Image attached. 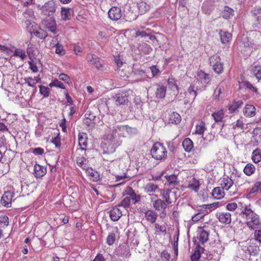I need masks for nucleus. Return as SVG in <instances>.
Here are the masks:
<instances>
[{"label": "nucleus", "mask_w": 261, "mask_h": 261, "mask_svg": "<svg viewBox=\"0 0 261 261\" xmlns=\"http://www.w3.org/2000/svg\"><path fill=\"white\" fill-rule=\"evenodd\" d=\"M254 18L258 21H261V8H255L251 11Z\"/></svg>", "instance_id": "49"}, {"label": "nucleus", "mask_w": 261, "mask_h": 261, "mask_svg": "<svg viewBox=\"0 0 261 261\" xmlns=\"http://www.w3.org/2000/svg\"><path fill=\"white\" fill-rule=\"evenodd\" d=\"M205 216L204 212H199L192 217V220L194 222H197Z\"/></svg>", "instance_id": "59"}, {"label": "nucleus", "mask_w": 261, "mask_h": 261, "mask_svg": "<svg viewBox=\"0 0 261 261\" xmlns=\"http://www.w3.org/2000/svg\"><path fill=\"white\" fill-rule=\"evenodd\" d=\"M155 234L157 235H161V233H163L164 234H166L167 233V229L165 225H161L158 223L155 224Z\"/></svg>", "instance_id": "46"}, {"label": "nucleus", "mask_w": 261, "mask_h": 261, "mask_svg": "<svg viewBox=\"0 0 261 261\" xmlns=\"http://www.w3.org/2000/svg\"><path fill=\"white\" fill-rule=\"evenodd\" d=\"M182 146L187 152H190L193 147V142L190 138L185 139L182 142Z\"/></svg>", "instance_id": "36"}, {"label": "nucleus", "mask_w": 261, "mask_h": 261, "mask_svg": "<svg viewBox=\"0 0 261 261\" xmlns=\"http://www.w3.org/2000/svg\"><path fill=\"white\" fill-rule=\"evenodd\" d=\"M156 89L155 92V97L158 98H163L165 97L166 87L160 84H156Z\"/></svg>", "instance_id": "20"}, {"label": "nucleus", "mask_w": 261, "mask_h": 261, "mask_svg": "<svg viewBox=\"0 0 261 261\" xmlns=\"http://www.w3.org/2000/svg\"><path fill=\"white\" fill-rule=\"evenodd\" d=\"M111 219L113 221H118L122 216V213L117 207L113 208L109 213Z\"/></svg>", "instance_id": "22"}, {"label": "nucleus", "mask_w": 261, "mask_h": 261, "mask_svg": "<svg viewBox=\"0 0 261 261\" xmlns=\"http://www.w3.org/2000/svg\"><path fill=\"white\" fill-rule=\"evenodd\" d=\"M221 15L224 18L226 19H229L233 16L234 10L228 6H225L223 10L221 12Z\"/></svg>", "instance_id": "27"}, {"label": "nucleus", "mask_w": 261, "mask_h": 261, "mask_svg": "<svg viewBox=\"0 0 261 261\" xmlns=\"http://www.w3.org/2000/svg\"><path fill=\"white\" fill-rule=\"evenodd\" d=\"M252 160L254 163L261 161V149L256 148L252 152Z\"/></svg>", "instance_id": "37"}, {"label": "nucleus", "mask_w": 261, "mask_h": 261, "mask_svg": "<svg viewBox=\"0 0 261 261\" xmlns=\"http://www.w3.org/2000/svg\"><path fill=\"white\" fill-rule=\"evenodd\" d=\"M199 233V240L201 243L203 244L208 239V232L207 231L201 229H200Z\"/></svg>", "instance_id": "44"}, {"label": "nucleus", "mask_w": 261, "mask_h": 261, "mask_svg": "<svg viewBox=\"0 0 261 261\" xmlns=\"http://www.w3.org/2000/svg\"><path fill=\"white\" fill-rule=\"evenodd\" d=\"M150 152L152 158L156 160L163 161L167 157L166 149L163 144L159 142L153 144Z\"/></svg>", "instance_id": "4"}, {"label": "nucleus", "mask_w": 261, "mask_h": 261, "mask_svg": "<svg viewBox=\"0 0 261 261\" xmlns=\"http://www.w3.org/2000/svg\"><path fill=\"white\" fill-rule=\"evenodd\" d=\"M109 17L112 20L116 21L121 18L122 12L121 9L117 7L111 8L108 12Z\"/></svg>", "instance_id": "12"}, {"label": "nucleus", "mask_w": 261, "mask_h": 261, "mask_svg": "<svg viewBox=\"0 0 261 261\" xmlns=\"http://www.w3.org/2000/svg\"><path fill=\"white\" fill-rule=\"evenodd\" d=\"M136 35L137 36H140L141 37H145L146 36H149V39L152 40L155 38V37L153 36L149 35L147 33L144 31H138L136 32Z\"/></svg>", "instance_id": "61"}, {"label": "nucleus", "mask_w": 261, "mask_h": 261, "mask_svg": "<svg viewBox=\"0 0 261 261\" xmlns=\"http://www.w3.org/2000/svg\"><path fill=\"white\" fill-rule=\"evenodd\" d=\"M255 168L253 164H246L244 168V172L248 176L252 175L255 171Z\"/></svg>", "instance_id": "47"}, {"label": "nucleus", "mask_w": 261, "mask_h": 261, "mask_svg": "<svg viewBox=\"0 0 261 261\" xmlns=\"http://www.w3.org/2000/svg\"><path fill=\"white\" fill-rule=\"evenodd\" d=\"M39 87L40 93L43 95L44 97H47L49 96L50 90L48 87L42 85L39 86Z\"/></svg>", "instance_id": "50"}, {"label": "nucleus", "mask_w": 261, "mask_h": 261, "mask_svg": "<svg viewBox=\"0 0 261 261\" xmlns=\"http://www.w3.org/2000/svg\"><path fill=\"white\" fill-rule=\"evenodd\" d=\"M72 12V10L71 8H62L61 11L62 18L64 20L70 19L71 17Z\"/></svg>", "instance_id": "30"}, {"label": "nucleus", "mask_w": 261, "mask_h": 261, "mask_svg": "<svg viewBox=\"0 0 261 261\" xmlns=\"http://www.w3.org/2000/svg\"><path fill=\"white\" fill-rule=\"evenodd\" d=\"M131 92L130 90L121 91L113 95L112 99L117 106L127 105L128 97Z\"/></svg>", "instance_id": "5"}, {"label": "nucleus", "mask_w": 261, "mask_h": 261, "mask_svg": "<svg viewBox=\"0 0 261 261\" xmlns=\"http://www.w3.org/2000/svg\"><path fill=\"white\" fill-rule=\"evenodd\" d=\"M87 174L93 181H97L99 179V174L92 168L87 169Z\"/></svg>", "instance_id": "29"}, {"label": "nucleus", "mask_w": 261, "mask_h": 261, "mask_svg": "<svg viewBox=\"0 0 261 261\" xmlns=\"http://www.w3.org/2000/svg\"><path fill=\"white\" fill-rule=\"evenodd\" d=\"M253 138L254 140L255 145H257L258 143H261V128L256 127L254 128L252 132Z\"/></svg>", "instance_id": "31"}, {"label": "nucleus", "mask_w": 261, "mask_h": 261, "mask_svg": "<svg viewBox=\"0 0 261 261\" xmlns=\"http://www.w3.org/2000/svg\"><path fill=\"white\" fill-rule=\"evenodd\" d=\"M242 217L246 220V225L250 229H261V220L259 216L247 206L241 212Z\"/></svg>", "instance_id": "1"}, {"label": "nucleus", "mask_w": 261, "mask_h": 261, "mask_svg": "<svg viewBox=\"0 0 261 261\" xmlns=\"http://www.w3.org/2000/svg\"><path fill=\"white\" fill-rule=\"evenodd\" d=\"M169 120L172 123L178 124L181 121V117L177 113L173 112L170 115Z\"/></svg>", "instance_id": "43"}, {"label": "nucleus", "mask_w": 261, "mask_h": 261, "mask_svg": "<svg viewBox=\"0 0 261 261\" xmlns=\"http://www.w3.org/2000/svg\"><path fill=\"white\" fill-rule=\"evenodd\" d=\"M203 91L202 88H200L198 85L191 84L187 90V93L189 96L188 100H185V103H193L197 95L198 91Z\"/></svg>", "instance_id": "8"}, {"label": "nucleus", "mask_w": 261, "mask_h": 261, "mask_svg": "<svg viewBox=\"0 0 261 261\" xmlns=\"http://www.w3.org/2000/svg\"><path fill=\"white\" fill-rule=\"evenodd\" d=\"M219 35L220 37L221 42L223 44H227L229 43L232 38L231 34L227 31L220 30Z\"/></svg>", "instance_id": "19"}, {"label": "nucleus", "mask_w": 261, "mask_h": 261, "mask_svg": "<svg viewBox=\"0 0 261 261\" xmlns=\"http://www.w3.org/2000/svg\"><path fill=\"white\" fill-rule=\"evenodd\" d=\"M130 203V197L126 196L121 201V203L118 204V206H121L125 208H127L129 206Z\"/></svg>", "instance_id": "55"}, {"label": "nucleus", "mask_w": 261, "mask_h": 261, "mask_svg": "<svg viewBox=\"0 0 261 261\" xmlns=\"http://www.w3.org/2000/svg\"><path fill=\"white\" fill-rule=\"evenodd\" d=\"M211 81V76L210 74L206 73L202 70H200L198 71L197 74L195 85H198L204 90L205 89L206 85L210 83Z\"/></svg>", "instance_id": "6"}, {"label": "nucleus", "mask_w": 261, "mask_h": 261, "mask_svg": "<svg viewBox=\"0 0 261 261\" xmlns=\"http://www.w3.org/2000/svg\"><path fill=\"white\" fill-rule=\"evenodd\" d=\"M55 45L56 46L55 53L57 54H58L60 56H62L65 54V50L64 49L62 44L60 43H58V44H56Z\"/></svg>", "instance_id": "53"}, {"label": "nucleus", "mask_w": 261, "mask_h": 261, "mask_svg": "<svg viewBox=\"0 0 261 261\" xmlns=\"http://www.w3.org/2000/svg\"><path fill=\"white\" fill-rule=\"evenodd\" d=\"M33 33L38 38L40 39H44L45 38L48 34L47 33L44 31L43 30L40 29L39 30L34 31H33Z\"/></svg>", "instance_id": "52"}, {"label": "nucleus", "mask_w": 261, "mask_h": 261, "mask_svg": "<svg viewBox=\"0 0 261 261\" xmlns=\"http://www.w3.org/2000/svg\"><path fill=\"white\" fill-rule=\"evenodd\" d=\"M145 217L148 221L154 223L157 219L158 214L152 210H147L145 213Z\"/></svg>", "instance_id": "25"}, {"label": "nucleus", "mask_w": 261, "mask_h": 261, "mask_svg": "<svg viewBox=\"0 0 261 261\" xmlns=\"http://www.w3.org/2000/svg\"><path fill=\"white\" fill-rule=\"evenodd\" d=\"M220 185L228 196H233L238 192L237 186L234 184L232 179L228 176H223L221 178Z\"/></svg>", "instance_id": "3"}, {"label": "nucleus", "mask_w": 261, "mask_h": 261, "mask_svg": "<svg viewBox=\"0 0 261 261\" xmlns=\"http://www.w3.org/2000/svg\"><path fill=\"white\" fill-rule=\"evenodd\" d=\"M254 231V238L255 240L261 243V228L255 229Z\"/></svg>", "instance_id": "64"}, {"label": "nucleus", "mask_w": 261, "mask_h": 261, "mask_svg": "<svg viewBox=\"0 0 261 261\" xmlns=\"http://www.w3.org/2000/svg\"><path fill=\"white\" fill-rule=\"evenodd\" d=\"M116 240V234L114 232L110 233L107 238V243L109 245H113Z\"/></svg>", "instance_id": "57"}, {"label": "nucleus", "mask_w": 261, "mask_h": 261, "mask_svg": "<svg viewBox=\"0 0 261 261\" xmlns=\"http://www.w3.org/2000/svg\"><path fill=\"white\" fill-rule=\"evenodd\" d=\"M87 60L91 65L94 66L97 69L100 70H103V66L101 63L99 58L97 56L93 55H89L87 58Z\"/></svg>", "instance_id": "10"}, {"label": "nucleus", "mask_w": 261, "mask_h": 261, "mask_svg": "<svg viewBox=\"0 0 261 261\" xmlns=\"http://www.w3.org/2000/svg\"><path fill=\"white\" fill-rule=\"evenodd\" d=\"M13 56L19 57L22 60H24L27 57L25 51L21 48H16Z\"/></svg>", "instance_id": "42"}, {"label": "nucleus", "mask_w": 261, "mask_h": 261, "mask_svg": "<svg viewBox=\"0 0 261 261\" xmlns=\"http://www.w3.org/2000/svg\"><path fill=\"white\" fill-rule=\"evenodd\" d=\"M201 256V251L199 249H197L196 247V250L191 256V259L192 261H198Z\"/></svg>", "instance_id": "54"}, {"label": "nucleus", "mask_w": 261, "mask_h": 261, "mask_svg": "<svg viewBox=\"0 0 261 261\" xmlns=\"http://www.w3.org/2000/svg\"><path fill=\"white\" fill-rule=\"evenodd\" d=\"M13 196L14 193L12 192L7 191L5 192L1 198V204L5 207H10Z\"/></svg>", "instance_id": "11"}, {"label": "nucleus", "mask_w": 261, "mask_h": 261, "mask_svg": "<svg viewBox=\"0 0 261 261\" xmlns=\"http://www.w3.org/2000/svg\"><path fill=\"white\" fill-rule=\"evenodd\" d=\"M47 172L46 167L40 164H34L33 174L37 178H40L45 175Z\"/></svg>", "instance_id": "13"}, {"label": "nucleus", "mask_w": 261, "mask_h": 261, "mask_svg": "<svg viewBox=\"0 0 261 261\" xmlns=\"http://www.w3.org/2000/svg\"><path fill=\"white\" fill-rule=\"evenodd\" d=\"M79 144L82 150H86L87 146V135L85 133L79 135Z\"/></svg>", "instance_id": "26"}, {"label": "nucleus", "mask_w": 261, "mask_h": 261, "mask_svg": "<svg viewBox=\"0 0 261 261\" xmlns=\"http://www.w3.org/2000/svg\"><path fill=\"white\" fill-rule=\"evenodd\" d=\"M45 22L46 29L54 34L57 33V25L54 19L50 18L45 21Z\"/></svg>", "instance_id": "24"}, {"label": "nucleus", "mask_w": 261, "mask_h": 261, "mask_svg": "<svg viewBox=\"0 0 261 261\" xmlns=\"http://www.w3.org/2000/svg\"><path fill=\"white\" fill-rule=\"evenodd\" d=\"M243 113L246 117H252L256 115V108L252 105L247 104L243 109Z\"/></svg>", "instance_id": "17"}, {"label": "nucleus", "mask_w": 261, "mask_h": 261, "mask_svg": "<svg viewBox=\"0 0 261 261\" xmlns=\"http://www.w3.org/2000/svg\"><path fill=\"white\" fill-rule=\"evenodd\" d=\"M166 178L168 182V185L169 186L174 187L176 185H177L178 184L177 176L174 174L169 176H166Z\"/></svg>", "instance_id": "35"}, {"label": "nucleus", "mask_w": 261, "mask_h": 261, "mask_svg": "<svg viewBox=\"0 0 261 261\" xmlns=\"http://www.w3.org/2000/svg\"><path fill=\"white\" fill-rule=\"evenodd\" d=\"M51 142L55 144V146L57 148H59L61 146V139L60 137V134L58 133L57 135L53 138Z\"/></svg>", "instance_id": "60"}, {"label": "nucleus", "mask_w": 261, "mask_h": 261, "mask_svg": "<svg viewBox=\"0 0 261 261\" xmlns=\"http://www.w3.org/2000/svg\"><path fill=\"white\" fill-rule=\"evenodd\" d=\"M129 189L130 192L128 194L129 195V197H130V200H132V202L135 204L140 200L141 197L140 195H137L132 188H129Z\"/></svg>", "instance_id": "48"}, {"label": "nucleus", "mask_w": 261, "mask_h": 261, "mask_svg": "<svg viewBox=\"0 0 261 261\" xmlns=\"http://www.w3.org/2000/svg\"><path fill=\"white\" fill-rule=\"evenodd\" d=\"M247 251L250 255H256L258 254L259 249L257 246L253 244H251L247 247Z\"/></svg>", "instance_id": "45"}, {"label": "nucleus", "mask_w": 261, "mask_h": 261, "mask_svg": "<svg viewBox=\"0 0 261 261\" xmlns=\"http://www.w3.org/2000/svg\"><path fill=\"white\" fill-rule=\"evenodd\" d=\"M24 83L27 84L28 86L35 87L36 86V82L35 81V79L32 77H28L24 79Z\"/></svg>", "instance_id": "58"}, {"label": "nucleus", "mask_w": 261, "mask_h": 261, "mask_svg": "<svg viewBox=\"0 0 261 261\" xmlns=\"http://www.w3.org/2000/svg\"><path fill=\"white\" fill-rule=\"evenodd\" d=\"M49 87H56L58 88H60L61 89H65V86H64L63 84L59 81L58 80H55L53 81L49 84Z\"/></svg>", "instance_id": "56"}, {"label": "nucleus", "mask_w": 261, "mask_h": 261, "mask_svg": "<svg viewBox=\"0 0 261 261\" xmlns=\"http://www.w3.org/2000/svg\"><path fill=\"white\" fill-rule=\"evenodd\" d=\"M225 88L223 84H220L214 91V94L216 99H219L222 94H223Z\"/></svg>", "instance_id": "41"}, {"label": "nucleus", "mask_w": 261, "mask_h": 261, "mask_svg": "<svg viewBox=\"0 0 261 261\" xmlns=\"http://www.w3.org/2000/svg\"><path fill=\"white\" fill-rule=\"evenodd\" d=\"M225 195H227L226 193L221 187L215 188L212 191V196L215 199H221Z\"/></svg>", "instance_id": "23"}, {"label": "nucleus", "mask_w": 261, "mask_h": 261, "mask_svg": "<svg viewBox=\"0 0 261 261\" xmlns=\"http://www.w3.org/2000/svg\"><path fill=\"white\" fill-rule=\"evenodd\" d=\"M210 65L213 67L214 71L217 74L223 71V65L219 56L215 55L210 58Z\"/></svg>", "instance_id": "7"}, {"label": "nucleus", "mask_w": 261, "mask_h": 261, "mask_svg": "<svg viewBox=\"0 0 261 261\" xmlns=\"http://www.w3.org/2000/svg\"><path fill=\"white\" fill-rule=\"evenodd\" d=\"M199 211L200 212H204L205 215L211 212V208L209 204H203L199 206Z\"/></svg>", "instance_id": "62"}, {"label": "nucleus", "mask_w": 261, "mask_h": 261, "mask_svg": "<svg viewBox=\"0 0 261 261\" xmlns=\"http://www.w3.org/2000/svg\"><path fill=\"white\" fill-rule=\"evenodd\" d=\"M251 73L258 81L261 79V66L255 65L253 66L251 69Z\"/></svg>", "instance_id": "32"}, {"label": "nucleus", "mask_w": 261, "mask_h": 261, "mask_svg": "<svg viewBox=\"0 0 261 261\" xmlns=\"http://www.w3.org/2000/svg\"><path fill=\"white\" fill-rule=\"evenodd\" d=\"M212 115L216 122H220L222 121L224 117V113L223 111L221 110L213 113Z\"/></svg>", "instance_id": "39"}, {"label": "nucleus", "mask_w": 261, "mask_h": 261, "mask_svg": "<svg viewBox=\"0 0 261 261\" xmlns=\"http://www.w3.org/2000/svg\"><path fill=\"white\" fill-rule=\"evenodd\" d=\"M247 196L252 197L257 194L261 193V181L255 182L251 188L247 190Z\"/></svg>", "instance_id": "15"}, {"label": "nucleus", "mask_w": 261, "mask_h": 261, "mask_svg": "<svg viewBox=\"0 0 261 261\" xmlns=\"http://www.w3.org/2000/svg\"><path fill=\"white\" fill-rule=\"evenodd\" d=\"M167 203L162 199H158L154 201L153 206L154 208L158 211H162V213H164L167 207Z\"/></svg>", "instance_id": "16"}, {"label": "nucleus", "mask_w": 261, "mask_h": 261, "mask_svg": "<svg viewBox=\"0 0 261 261\" xmlns=\"http://www.w3.org/2000/svg\"><path fill=\"white\" fill-rule=\"evenodd\" d=\"M217 217L219 221L223 224H228L231 221V216L228 212L220 213L217 215Z\"/></svg>", "instance_id": "18"}, {"label": "nucleus", "mask_w": 261, "mask_h": 261, "mask_svg": "<svg viewBox=\"0 0 261 261\" xmlns=\"http://www.w3.org/2000/svg\"><path fill=\"white\" fill-rule=\"evenodd\" d=\"M132 128L128 125H115L109 127V133L105 136V139L109 141L111 144L115 145L117 143V138L120 133L126 131L128 133L132 132Z\"/></svg>", "instance_id": "2"}, {"label": "nucleus", "mask_w": 261, "mask_h": 261, "mask_svg": "<svg viewBox=\"0 0 261 261\" xmlns=\"http://www.w3.org/2000/svg\"><path fill=\"white\" fill-rule=\"evenodd\" d=\"M29 64V68L31 69L33 72H38V67L36 65V64L34 62V61L33 60H31V61L28 62Z\"/></svg>", "instance_id": "63"}, {"label": "nucleus", "mask_w": 261, "mask_h": 261, "mask_svg": "<svg viewBox=\"0 0 261 261\" xmlns=\"http://www.w3.org/2000/svg\"><path fill=\"white\" fill-rule=\"evenodd\" d=\"M243 104V102L242 100H234L229 103L228 105V109L230 113H232L238 111V109L241 108Z\"/></svg>", "instance_id": "21"}, {"label": "nucleus", "mask_w": 261, "mask_h": 261, "mask_svg": "<svg viewBox=\"0 0 261 261\" xmlns=\"http://www.w3.org/2000/svg\"><path fill=\"white\" fill-rule=\"evenodd\" d=\"M157 189H158V186L152 182L148 183L144 187L145 191L146 192H153Z\"/></svg>", "instance_id": "51"}, {"label": "nucleus", "mask_w": 261, "mask_h": 261, "mask_svg": "<svg viewBox=\"0 0 261 261\" xmlns=\"http://www.w3.org/2000/svg\"><path fill=\"white\" fill-rule=\"evenodd\" d=\"M135 105L132 107V110L134 111L137 113H139L142 110L143 102L141 100L140 98L136 97L134 99Z\"/></svg>", "instance_id": "34"}, {"label": "nucleus", "mask_w": 261, "mask_h": 261, "mask_svg": "<svg viewBox=\"0 0 261 261\" xmlns=\"http://www.w3.org/2000/svg\"><path fill=\"white\" fill-rule=\"evenodd\" d=\"M168 85L169 88L174 92V94H176L178 92V87L177 84V81L173 77H169L168 80Z\"/></svg>", "instance_id": "28"}, {"label": "nucleus", "mask_w": 261, "mask_h": 261, "mask_svg": "<svg viewBox=\"0 0 261 261\" xmlns=\"http://www.w3.org/2000/svg\"><path fill=\"white\" fill-rule=\"evenodd\" d=\"M41 10L45 15H50L56 11L55 3L52 1H48L42 7Z\"/></svg>", "instance_id": "14"}, {"label": "nucleus", "mask_w": 261, "mask_h": 261, "mask_svg": "<svg viewBox=\"0 0 261 261\" xmlns=\"http://www.w3.org/2000/svg\"><path fill=\"white\" fill-rule=\"evenodd\" d=\"M188 188L195 192H197L199 189V180L195 178H193L189 181Z\"/></svg>", "instance_id": "33"}, {"label": "nucleus", "mask_w": 261, "mask_h": 261, "mask_svg": "<svg viewBox=\"0 0 261 261\" xmlns=\"http://www.w3.org/2000/svg\"><path fill=\"white\" fill-rule=\"evenodd\" d=\"M138 8L140 13L142 14L147 12L150 7L146 2L142 1L138 3Z\"/></svg>", "instance_id": "38"}, {"label": "nucleus", "mask_w": 261, "mask_h": 261, "mask_svg": "<svg viewBox=\"0 0 261 261\" xmlns=\"http://www.w3.org/2000/svg\"><path fill=\"white\" fill-rule=\"evenodd\" d=\"M205 129V123L203 121H200L196 126L195 133L199 135H202L203 134Z\"/></svg>", "instance_id": "40"}, {"label": "nucleus", "mask_w": 261, "mask_h": 261, "mask_svg": "<svg viewBox=\"0 0 261 261\" xmlns=\"http://www.w3.org/2000/svg\"><path fill=\"white\" fill-rule=\"evenodd\" d=\"M161 196L167 205L171 204L173 201V199H176L175 193L172 192L170 189L162 190L161 192Z\"/></svg>", "instance_id": "9"}]
</instances>
